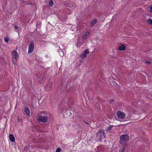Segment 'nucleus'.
I'll return each instance as SVG.
<instances>
[{"label":"nucleus","instance_id":"obj_1","mask_svg":"<svg viewBox=\"0 0 152 152\" xmlns=\"http://www.w3.org/2000/svg\"><path fill=\"white\" fill-rule=\"evenodd\" d=\"M129 140V137L128 134H123L120 137V142L122 145L126 146V142L128 141Z\"/></svg>","mask_w":152,"mask_h":152},{"label":"nucleus","instance_id":"obj_2","mask_svg":"<svg viewBox=\"0 0 152 152\" xmlns=\"http://www.w3.org/2000/svg\"><path fill=\"white\" fill-rule=\"evenodd\" d=\"M105 133L103 130L100 129L96 134V137L99 141L102 142V140L105 137Z\"/></svg>","mask_w":152,"mask_h":152},{"label":"nucleus","instance_id":"obj_3","mask_svg":"<svg viewBox=\"0 0 152 152\" xmlns=\"http://www.w3.org/2000/svg\"><path fill=\"white\" fill-rule=\"evenodd\" d=\"M42 113H39V115L38 116V119L39 122L45 123L48 121V117L46 116H42Z\"/></svg>","mask_w":152,"mask_h":152},{"label":"nucleus","instance_id":"obj_4","mask_svg":"<svg viewBox=\"0 0 152 152\" xmlns=\"http://www.w3.org/2000/svg\"><path fill=\"white\" fill-rule=\"evenodd\" d=\"M37 79L39 83H42L45 79V74L42 73L41 74L39 75L37 77Z\"/></svg>","mask_w":152,"mask_h":152},{"label":"nucleus","instance_id":"obj_5","mask_svg":"<svg viewBox=\"0 0 152 152\" xmlns=\"http://www.w3.org/2000/svg\"><path fill=\"white\" fill-rule=\"evenodd\" d=\"M34 42L32 40L30 42V44L29 45L28 50V53H31L33 52L34 48Z\"/></svg>","mask_w":152,"mask_h":152},{"label":"nucleus","instance_id":"obj_6","mask_svg":"<svg viewBox=\"0 0 152 152\" xmlns=\"http://www.w3.org/2000/svg\"><path fill=\"white\" fill-rule=\"evenodd\" d=\"M12 58H14L16 61L19 57V54L16 50H13L11 53Z\"/></svg>","mask_w":152,"mask_h":152},{"label":"nucleus","instance_id":"obj_7","mask_svg":"<svg viewBox=\"0 0 152 152\" xmlns=\"http://www.w3.org/2000/svg\"><path fill=\"white\" fill-rule=\"evenodd\" d=\"M117 117L118 118L123 119L125 117V114L121 112L120 110H118L117 112Z\"/></svg>","mask_w":152,"mask_h":152},{"label":"nucleus","instance_id":"obj_8","mask_svg":"<svg viewBox=\"0 0 152 152\" xmlns=\"http://www.w3.org/2000/svg\"><path fill=\"white\" fill-rule=\"evenodd\" d=\"M89 53V51L88 49L86 50L83 51V53H82L80 54V56L82 58H84L86 57V55Z\"/></svg>","mask_w":152,"mask_h":152},{"label":"nucleus","instance_id":"obj_9","mask_svg":"<svg viewBox=\"0 0 152 152\" xmlns=\"http://www.w3.org/2000/svg\"><path fill=\"white\" fill-rule=\"evenodd\" d=\"M90 35V33L89 32H86L82 36V39L84 40H85L88 38Z\"/></svg>","mask_w":152,"mask_h":152},{"label":"nucleus","instance_id":"obj_10","mask_svg":"<svg viewBox=\"0 0 152 152\" xmlns=\"http://www.w3.org/2000/svg\"><path fill=\"white\" fill-rule=\"evenodd\" d=\"M126 46L124 45L121 44L120 46H119L118 48V50H119L124 51L126 50Z\"/></svg>","mask_w":152,"mask_h":152},{"label":"nucleus","instance_id":"obj_11","mask_svg":"<svg viewBox=\"0 0 152 152\" xmlns=\"http://www.w3.org/2000/svg\"><path fill=\"white\" fill-rule=\"evenodd\" d=\"M9 138L11 142H14L15 141V138L14 135L12 134H10L9 136Z\"/></svg>","mask_w":152,"mask_h":152},{"label":"nucleus","instance_id":"obj_12","mask_svg":"<svg viewBox=\"0 0 152 152\" xmlns=\"http://www.w3.org/2000/svg\"><path fill=\"white\" fill-rule=\"evenodd\" d=\"M97 22V20L96 19L94 20L91 21V26L93 27L95 25V24Z\"/></svg>","mask_w":152,"mask_h":152},{"label":"nucleus","instance_id":"obj_13","mask_svg":"<svg viewBox=\"0 0 152 152\" xmlns=\"http://www.w3.org/2000/svg\"><path fill=\"white\" fill-rule=\"evenodd\" d=\"M24 112L27 115H29L30 114V110L28 107H25Z\"/></svg>","mask_w":152,"mask_h":152},{"label":"nucleus","instance_id":"obj_14","mask_svg":"<svg viewBox=\"0 0 152 152\" xmlns=\"http://www.w3.org/2000/svg\"><path fill=\"white\" fill-rule=\"evenodd\" d=\"M114 126L110 125L109 126L107 127V128L106 129V130L107 131H109V132H112V131L110 130Z\"/></svg>","mask_w":152,"mask_h":152},{"label":"nucleus","instance_id":"obj_15","mask_svg":"<svg viewBox=\"0 0 152 152\" xmlns=\"http://www.w3.org/2000/svg\"><path fill=\"white\" fill-rule=\"evenodd\" d=\"M53 4V1L52 0H50L49 1V7H52Z\"/></svg>","mask_w":152,"mask_h":152},{"label":"nucleus","instance_id":"obj_16","mask_svg":"<svg viewBox=\"0 0 152 152\" xmlns=\"http://www.w3.org/2000/svg\"><path fill=\"white\" fill-rule=\"evenodd\" d=\"M23 150L24 151L28 152L29 150V148L27 146H25L24 147Z\"/></svg>","mask_w":152,"mask_h":152},{"label":"nucleus","instance_id":"obj_17","mask_svg":"<svg viewBox=\"0 0 152 152\" xmlns=\"http://www.w3.org/2000/svg\"><path fill=\"white\" fill-rule=\"evenodd\" d=\"M147 22L149 24L152 25V19H148Z\"/></svg>","mask_w":152,"mask_h":152},{"label":"nucleus","instance_id":"obj_18","mask_svg":"<svg viewBox=\"0 0 152 152\" xmlns=\"http://www.w3.org/2000/svg\"><path fill=\"white\" fill-rule=\"evenodd\" d=\"M126 146L122 145V149L121 152H124L125 151Z\"/></svg>","mask_w":152,"mask_h":152},{"label":"nucleus","instance_id":"obj_19","mask_svg":"<svg viewBox=\"0 0 152 152\" xmlns=\"http://www.w3.org/2000/svg\"><path fill=\"white\" fill-rule=\"evenodd\" d=\"M4 41H5V42L7 43L8 42L9 40V37H5L4 38Z\"/></svg>","mask_w":152,"mask_h":152},{"label":"nucleus","instance_id":"obj_20","mask_svg":"<svg viewBox=\"0 0 152 152\" xmlns=\"http://www.w3.org/2000/svg\"><path fill=\"white\" fill-rule=\"evenodd\" d=\"M53 85V83H49L48 85L47 86V87H48L49 88L50 87H51Z\"/></svg>","mask_w":152,"mask_h":152},{"label":"nucleus","instance_id":"obj_21","mask_svg":"<svg viewBox=\"0 0 152 152\" xmlns=\"http://www.w3.org/2000/svg\"><path fill=\"white\" fill-rule=\"evenodd\" d=\"M145 62L147 64H149L151 63V61L146 60L145 61Z\"/></svg>","mask_w":152,"mask_h":152},{"label":"nucleus","instance_id":"obj_22","mask_svg":"<svg viewBox=\"0 0 152 152\" xmlns=\"http://www.w3.org/2000/svg\"><path fill=\"white\" fill-rule=\"evenodd\" d=\"M61 151V149L60 148H58L56 151V152H60Z\"/></svg>","mask_w":152,"mask_h":152},{"label":"nucleus","instance_id":"obj_23","mask_svg":"<svg viewBox=\"0 0 152 152\" xmlns=\"http://www.w3.org/2000/svg\"><path fill=\"white\" fill-rule=\"evenodd\" d=\"M114 100L113 99H111L110 101V104H112L113 103Z\"/></svg>","mask_w":152,"mask_h":152},{"label":"nucleus","instance_id":"obj_24","mask_svg":"<svg viewBox=\"0 0 152 152\" xmlns=\"http://www.w3.org/2000/svg\"><path fill=\"white\" fill-rule=\"evenodd\" d=\"M14 27L15 28V29L16 30H17L18 29V26H16V25H15L14 26Z\"/></svg>","mask_w":152,"mask_h":152},{"label":"nucleus","instance_id":"obj_25","mask_svg":"<svg viewBox=\"0 0 152 152\" xmlns=\"http://www.w3.org/2000/svg\"><path fill=\"white\" fill-rule=\"evenodd\" d=\"M84 122L85 123L88 125H89L90 124V123L88 122H86L85 121H84Z\"/></svg>","mask_w":152,"mask_h":152},{"label":"nucleus","instance_id":"obj_26","mask_svg":"<svg viewBox=\"0 0 152 152\" xmlns=\"http://www.w3.org/2000/svg\"><path fill=\"white\" fill-rule=\"evenodd\" d=\"M150 11L151 12H152V6L150 7Z\"/></svg>","mask_w":152,"mask_h":152},{"label":"nucleus","instance_id":"obj_27","mask_svg":"<svg viewBox=\"0 0 152 152\" xmlns=\"http://www.w3.org/2000/svg\"><path fill=\"white\" fill-rule=\"evenodd\" d=\"M30 143H29V144H28V145H27V147H28L29 148V147H30Z\"/></svg>","mask_w":152,"mask_h":152},{"label":"nucleus","instance_id":"obj_28","mask_svg":"<svg viewBox=\"0 0 152 152\" xmlns=\"http://www.w3.org/2000/svg\"><path fill=\"white\" fill-rule=\"evenodd\" d=\"M12 58V62L15 64L14 63V61L13 60V58Z\"/></svg>","mask_w":152,"mask_h":152},{"label":"nucleus","instance_id":"obj_29","mask_svg":"<svg viewBox=\"0 0 152 152\" xmlns=\"http://www.w3.org/2000/svg\"><path fill=\"white\" fill-rule=\"evenodd\" d=\"M51 89V88H49V89Z\"/></svg>","mask_w":152,"mask_h":152},{"label":"nucleus","instance_id":"obj_30","mask_svg":"<svg viewBox=\"0 0 152 152\" xmlns=\"http://www.w3.org/2000/svg\"><path fill=\"white\" fill-rule=\"evenodd\" d=\"M70 113L71 114L72 113H71L70 112Z\"/></svg>","mask_w":152,"mask_h":152}]
</instances>
